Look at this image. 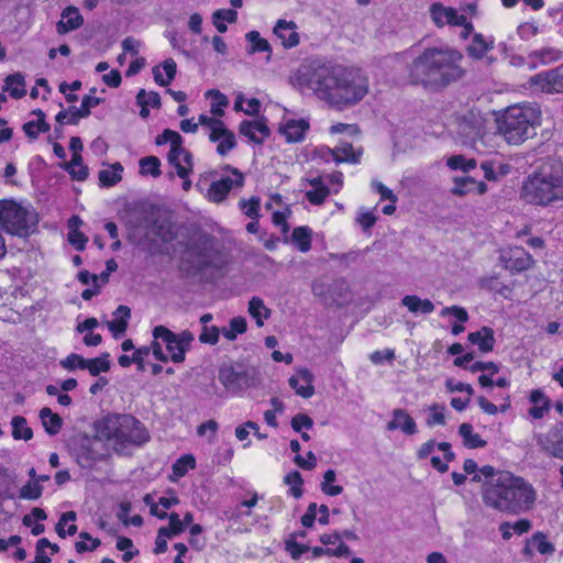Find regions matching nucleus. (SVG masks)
I'll return each mask as SVG.
<instances>
[{"label": "nucleus", "instance_id": "obj_1", "mask_svg": "<svg viewBox=\"0 0 563 563\" xmlns=\"http://www.w3.org/2000/svg\"><path fill=\"white\" fill-rule=\"evenodd\" d=\"M289 81L301 91H312L339 110L358 103L368 92L367 79L358 70L318 60L301 64L290 75Z\"/></svg>", "mask_w": 563, "mask_h": 563}, {"label": "nucleus", "instance_id": "obj_2", "mask_svg": "<svg viewBox=\"0 0 563 563\" xmlns=\"http://www.w3.org/2000/svg\"><path fill=\"white\" fill-rule=\"evenodd\" d=\"M463 55L452 47H428L409 66V80L431 91H441L465 76Z\"/></svg>", "mask_w": 563, "mask_h": 563}, {"label": "nucleus", "instance_id": "obj_3", "mask_svg": "<svg viewBox=\"0 0 563 563\" xmlns=\"http://www.w3.org/2000/svg\"><path fill=\"white\" fill-rule=\"evenodd\" d=\"M536 498L537 493L531 484L510 472H501L493 482L482 486L485 506L509 515L530 510Z\"/></svg>", "mask_w": 563, "mask_h": 563}, {"label": "nucleus", "instance_id": "obj_4", "mask_svg": "<svg viewBox=\"0 0 563 563\" xmlns=\"http://www.w3.org/2000/svg\"><path fill=\"white\" fill-rule=\"evenodd\" d=\"M521 198L534 206H553L563 201V165H542L522 183Z\"/></svg>", "mask_w": 563, "mask_h": 563}, {"label": "nucleus", "instance_id": "obj_5", "mask_svg": "<svg viewBox=\"0 0 563 563\" xmlns=\"http://www.w3.org/2000/svg\"><path fill=\"white\" fill-rule=\"evenodd\" d=\"M541 120L542 112L538 104L511 106L497 120L498 132L508 144L519 145L536 135Z\"/></svg>", "mask_w": 563, "mask_h": 563}, {"label": "nucleus", "instance_id": "obj_6", "mask_svg": "<svg viewBox=\"0 0 563 563\" xmlns=\"http://www.w3.org/2000/svg\"><path fill=\"white\" fill-rule=\"evenodd\" d=\"M100 433L107 439H114L121 445H142L150 440L144 424L131 415L107 416L101 422Z\"/></svg>", "mask_w": 563, "mask_h": 563}, {"label": "nucleus", "instance_id": "obj_7", "mask_svg": "<svg viewBox=\"0 0 563 563\" xmlns=\"http://www.w3.org/2000/svg\"><path fill=\"white\" fill-rule=\"evenodd\" d=\"M37 223L36 216L13 201L0 202V224L10 234L30 235Z\"/></svg>", "mask_w": 563, "mask_h": 563}, {"label": "nucleus", "instance_id": "obj_8", "mask_svg": "<svg viewBox=\"0 0 563 563\" xmlns=\"http://www.w3.org/2000/svg\"><path fill=\"white\" fill-rule=\"evenodd\" d=\"M219 380L231 393H241L256 384V377L247 371H239L232 365L222 366L219 369Z\"/></svg>", "mask_w": 563, "mask_h": 563}, {"label": "nucleus", "instance_id": "obj_9", "mask_svg": "<svg viewBox=\"0 0 563 563\" xmlns=\"http://www.w3.org/2000/svg\"><path fill=\"white\" fill-rule=\"evenodd\" d=\"M223 169L230 172L233 178L223 177L211 183L207 191V197L210 201L216 203L222 202L233 187H242L244 185V175L238 168L227 165Z\"/></svg>", "mask_w": 563, "mask_h": 563}, {"label": "nucleus", "instance_id": "obj_10", "mask_svg": "<svg viewBox=\"0 0 563 563\" xmlns=\"http://www.w3.org/2000/svg\"><path fill=\"white\" fill-rule=\"evenodd\" d=\"M107 455L104 443L99 438H85L76 449V461L82 468H89Z\"/></svg>", "mask_w": 563, "mask_h": 563}, {"label": "nucleus", "instance_id": "obj_11", "mask_svg": "<svg viewBox=\"0 0 563 563\" xmlns=\"http://www.w3.org/2000/svg\"><path fill=\"white\" fill-rule=\"evenodd\" d=\"M532 89L544 93H563V65L530 78Z\"/></svg>", "mask_w": 563, "mask_h": 563}, {"label": "nucleus", "instance_id": "obj_12", "mask_svg": "<svg viewBox=\"0 0 563 563\" xmlns=\"http://www.w3.org/2000/svg\"><path fill=\"white\" fill-rule=\"evenodd\" d=\"M506 269L514 272H523L533 264L532 256L522 247H510L501 251L499 256Z\"/></svg>", "mask_w": 563, "mask_h": 563}, {"label": "nucleus", "instance_id": "obj_13", "mask_svg": "<svg viewBox=\"0 0 563 563\" xmlns=\"http://www.w3.org/2000/svg\"><path fill=\"white\" fill-rule=\"evenodd\" d=\"M154 339H162L166 344V350L170 353V361L181 363L185 361L186 351L176 341V333L164 325H157L153 330Z\"/></svg>", "mask_w": 563, "mask_h": 563}, {"label": "nucleus", "instance_id": "obj_14", "mask_svg": "<svg viewBox=\"0 0 563 563\" xmlns=\"http://www.w3.org/2000/svg\"><path fill=\"white\" fill-rule=\"evenodd\" d=\"M430 13L437 26L442 27L445 24L462 25L465 23V15L459 14L456 9L443 7L441 3H433Z\"/></svg>", "mask_w": 563, "mask_h": 563}, {"label": "nucleus", "instance_id": "obj_15", "mask_svg": "<svg viewBox=\"0 0 563 563\" xmlns=\"http://www.w3.org/2000/svg\"><path fill=\"white\" fill-rule=\"evenodd\" d=\"M313 378V374L308 368H300L297 371L296 376L289 378V385L297 395L310 398L314 394Z\"/></svg>", "mask_w": 563, "mask_h": 563}, {"label": "nucleus", "instance_id": "obj_16", "mask_svg": "<svg viewBox=\"0 0 563 563\" xmlns=\"http://www.w3.org/2000/svg\"><path fill=\"white\" fill-rule=\"evenodd\" d=\"M296 29L297 25L295 22L278 20L274 27V34L280 40L285 48H291L297 46L300 41L299 33Z\"/></svg>", "mask_w": 563, "mask_h": 563}, {"label": "nucleus", "instance_id": "obj_17", "mask_svg": "<svg viewBox=\"0 0 563 563\" xmlns=\"http://www.w3.org/2000/svg\"><path fill=\"white\" fill-rule=\"evenodd\" d=\"M82 24L84 18L78 8L69 5L63 10L62 19L57 22L56 30L58 34H66L79 29Z\"/></svg>", "mask_w": 563, "mask_h": 563}, {"label": "nucleus", "instance_id": "obj_18", "mask_svg": "<svg viewBox=\"0 0 563 563\" xmlns=\"http://www.w3.org/2000/svg\"><path fill=\"white\" fill-rule=\"evenodd\" d=\"M239 131L250 141L262 144L264 139L269 135V129L263 120L242 121Z\"/></svg>", "mask_w": 563, "mask_h": 563}, {"label": "nucleus", "instance_id": "obj_19", "mask_svg": "<svg viewBox=\"0 0 563 563\" xmlns=\"http://www.w3.org/2000/svg\"><path fill=\"white\" fill-rule=\"evenodd\" d=\"M169 142L170 151L167 155L168 163H177L179 152L183 151V137L181 135L173 130L165 129L162 134L156 136V145H162Z\"/></svg>", "mask_w": 563, "mask_h": 563}, {"label": "nucleus", "instance_id": "obj_20", "mask_svg": "<svg viewBox=\"0 0 563 563\" xmlns=\"http://www.w3.org/2000/svg\"><path fill=\"white\" fill-rule=\"evenodd\" d=\"M335 163H357L362 155V150H354L353 145L346 141H340L334 148H327Z\"/></svg>", "mask_w": 563, "mask_h": 563}, {"label": "nucleus", "instance_id": "obj_21", "mask_svg": "<svg viewBox=\"0 0 563 563\" xmlns=\"http://www.w3.org/2000/svg\"><path fill=\"white\" fill-rule=\"evenodd\" d=\"M454 186L451 189V192L454 196H466L471 192H477L478 195H483L487 190V186L483 181H475L472 177H455L453 179Z\"/></svg>", "mask_w": 563, "mask_h": 563}, {"label": "nucleus", "instance_id": "obj_22", "mask_svg": "<svg viewBox=\"0 0 563 563\" xmlns=\"http://www.w3.org/2000/svg\"><path fill=\"white\" fill-rule=\"evenodd\" d=\"M113 316L115 318L111 321H108L107 325L114 338H120L125 333L128 329L129 319L131 317V309L128 306L120 305L113 312Z\"/></svg>", "mask_w": 563, "mask_h": 563}, {"label": "nucleus", "instance_id": "obj_23", "mask_svg": "<svg viewBox=\"0 0 563 563\" xmlns=\"http://www.w3.org/2000/svg\"><path fill=\"white\" fill-rule=\"evenodd\" d=\"M529 400L532 404V407L528 410L531 418L542 419L550 411V399L542 390H531Z\"/></svg>", "mask_w": 563, "mask_h": 563}, {"label": "nucleus", "instance_id": "obj_24", "mask_svg": "<svg viewBox=\"0 0 563 563\" xmlns=\"http://www.w3.org/2000/svg\"><path fill=\"white\" fill-rule=\"evenodd\" d=\"M102 99L96 98L92 96H85L81 100L80 108L69 107V119L67 121L68 124H78L81 118H87L91 113V108L100 104Z\"/></svg>", "mask_w": 563, "mask_h": 563}, {"label": "nucleus", "instance_id": "obj_25", "mask_svg": "<svg viewBox=\"0 0 563 563\" xmlns=\"http://www.w3.org/2000/svg\"><path fill=\"white\" fill-rule=\"evenodd\" d=\"M393 416L394 419L387 423V430L393 431L400 428L409 435L417 432L416 422L404 409H395Z\"/></svg>", "mask_w": 563, "mask_h": 563}, {"label": "nucleus", "instance_id": "obj_26", "mask_svg": "<svg viewBox=\"0 0 563 563\" xmlns=\"http://www.w3.org/2000/svg\"><path fill=\"white\" fill-rule=\"evenodd\" d=\"M308 129L309 124L305 120H289L285 125L279 128V131L285 135L287 142L296 143L303 139Z\"/></svg>", "mask_w": 563, "mask_h": 563}, {"label": "nucleus", "instance_id": "obj_27", "mask_svg": "<svg viewBox=\"0 0 563 563\" xmlns=\"http://www.w3.org/2000/svg\"><path fill=\"white\" fill-rule=\"evenodd\" d=\"M467 339L471 343L477 344L483 353L493 351L495 345L494 331L489 327H483L479 331L468 333Z\"/></svg>", "mask_w": 563, "mask_h": 563}, {"label": "nucleus", "instance_id": "obj_28", "mask_svg": "<svg viewBox=\"0 0 563 563\" xmlns=\"http://www.w3.org/2000/svg\"><path fill=\"white\" fill-rule=\"evenodd\" d=\"M494 48V40L485 38L483 34L475 33L472 43L467 47V54L474 59H482L487 52Z\"/></svg>", "mask_w": 563, "mask_h": 563}, {"label": "nucleus", "instance_id": "obj_29", "mask_svg": "<svg viewBox=\"0 0 563 563\" xmlns=\"http://www.w3.org/2000/svg\"><path fill=\"white\" fill-rule=\"evenodd\" d=\"M40 419L49 435H56L60 431L63 419L49 408L44 407L40 410Z\"/></svg>", "mask_w": 563, "mask_h": 563}, {"label": "nucleus", "instance_id": "obj_30", "mask_svg": "<svg viewBox=\"0 0 563 563\" xmlns=\"http://www.w3.org/2000/svg\"><path fill=\"white\" fill-rule=\"evenodd\" d=\"M401 303L413 313H431L434 310V305L429 299H421L416 295H407L401 299Z\"/></svg>", "mask_w": 563, "mask_h": 563}, {"label": "nucleus", "instance_id": "obj_31", "mask_svg": "<svg viewBox=\"0 0 563 563\" xmlns=\"http://www.w3.org/2000/svg\"><path fill=\"white\" fill-rule=\"evenodd\" d=\"M110 168L102 169L98 174L99 181L103 187H112L122 180L121 173L123 172V166L121 163H113L110 165Z\"/></svg>", "mask_w": 563, "mask_h": 563}, {"label": "nucleus", "instance_id": "obj_32", "mask_svg": "<svg viewBox=\"0 0 563 563\" xmlns=\"http://www.w3.org/2000/svg\"><path fill=\"white\" fill-rule=\"evenodd\" d=\"M459 434L463 438L464 445L470 449L484 448L487 444L479 434L473 433V427L471 423H462L459 427Z\"/></svg>", "mask_w": 563, "mask_h": 563}, {"label": "nucleus", "instance_id": "obj_33", "mask_svg": "<svg viewBox=\"0 0 563 563\" xmlns=\"http://www.w3.org/2000/svg\"><path fill=\"white\" fill-rule=\"evenodd\" d=\"M12 437L14 440L29 441L33 438V431L22 416H14L11 420Z\"/></svg>", "mask_w": 563, "mask_h": 563}, {"label": "nucleus", "instance_id": "obj_34", "mask_svg": "<svg viewBox=\"0 0 563 563\" xmlns=\"http://www.w3.org/2000/svg\"><path fill=\"white\" fill-rule=\"evenodd\" d=\"M3 90L9 91L12 98H22L26 92L24 89V77L20 73L9 75L5 78Z\"/></svg>", "mask_w": 563, "mask_h": 563}, {"label": "nucleus", "instance_id": "obj_35", "mask_svg": "<svg viewBox=\"0 0 563 563\" xmlns=\"http://www.w3.org/2000/svg\"><path fill=\"white\" fill-rule=\"evenodd\" d=\"M311 229L308 227H298L294 229L291 240L301 252H308L311 249Z\"/></svg>", "mask_w": 563, "mask_h": 563}, {"label": "nucleus", "instance_id": "obj_36", "mask_svg": "<svg viewBox=\"0 0 563 563\" xmlns=\"http://www.w3.org/2000/svg\"><path fill=\"white\" fill-rule=\"evenodd\" d=\"M249 312L256 320L258 327L263 325V319L271 316V310L266 308L264 301L260 297H253L249 302Z\"/></svg>", "mask_w": 563, "mask_h": 563}, {"label": "nucleus", "instance_id": "obj_37", "mask_svg": "<svg viewBox=\"0 0 563 563\" xmlns=\"http://www.w3.org/2000/svg\"><path fill=\"white\" fill-rule=\"evenodd\" d=\"M170 164L175 166L177 175L180 178H187L192 172V155L189 151L183 147V151L179 152L177 163Z\"/></svg>", "mask_w": 563, "mask_h": 563}, {"label": "nucleus", "instance_id": "obj_38", "mask_svg": "<svg viewBox=\"0 0 563 563\" xmlns=\"http://www.w3.org/2000/svg\"><path fill=\"white\" fill-rule=\"evenodd\" d=\"M109 356V353L106 352L99 357L86 360L87 366H85V369H88L91 376H98L101 372H108L110 369Z\"/></svg>", "mask_w": 563, "mask_h": 563}, {"label": "nucleus", "instance_id": "obj_39", "mask_svg": "<svg viewBox=\"0 0 563 563\" xmlns=\"http://www.w3.org/2000/svg\"><path fill=\"white\" fill-rule=\"evenodd\" d=\"M140 173L142 175L150 174L153 177H158L161 172V161L156 156H146L140 159Z\"/></svg>", "mask_w": 563, "mask_h": 563}, {"label": "nucleus", "instance_id": "obj_40", "mask_svg": "<svg viewBox=\"0 0 563 563\" xmlns=\"http://www.w3.org/2000/svg\"><path fill=\"white\" fill-rule=\"evenodd\" d=\"M43 486L35 481H29L19 492V497L26 500H36L42 496Z\"/></svg>", "mask_w": 563, "mask_h": 563}, {"label": "nucleus", "instance_id": "obj_41", "mask_svg": "<svg viewBox=\"0 0 563 563\" xmlns=\"http://www.w3.org/2000/svg\"><path fill=\"white\" fill-rule=\"evenodd\" d=\"M336 474L333 470H328L323 475L321 490L328 496H338L343 492V487L339 485H330L335 481Z\"/></svg>", "mask_w": 563, "mask_h": 563}, {"label": "nucleus", "instance_id": "obj_42", "mask_svg": "<svg viewBox=\"0 0 563 563\" xmlns=\"http://www.w3.org/2000/svg\"><path fill=\"white\" fill-rule=\"evenodd\" d=\"M246 40L251 43L250 53L272 52L271 44L265 38H262L257 31L249 32Z\"/></svg>", "mask_w": 563, "mask_h": 563}, {"label": "nucleus", "instance_id": "obj_43", "mask_svg": "<svg viewBox=\"0 0 563 563\" xmlns=\"http://www.w3.org/2000/svg\"><path fill=\"white\" fill-rule=\"evenodd\" d=\"M196 460L191 454L179 457L173 465V472L177 477L186 475L189 468H195Z\"/></svg>", "mask_w": 563, "mask_h": 563}, {"label": "nucleus", "instance_id": "obj_44", "mask_svg": "<svg viewBox=\"0 0 563 563\" xmlns=\"http://www.w3.org/2000/svg\"><path fill=\"white\" fill-rule=\"evenodd\" d=\"M239 205L246 217L253 220L258 218L261 205V199L258 197H252L250 200L242 199Z\"/></svg>", "mask_w": 563, "mask_h": 563}, {"label": "nucleus", "instance_id": "obj_45", "mask_svg": "<svg viewBox=\"0 0 563 563\" xmlns=\"http://www.w3.org/2000/svg\"><path fill=\"white\" fill-rule=\"evenodd\" d=\"M207 97H212L217 100V102L211 103V113L213 115L222 117L224 114L222 108L229 104L228 98L219 90H209L207 92Z\"/></svg>", "mask_w": 563, "mask_h": 563}, {"label": "nucleus", "instance_id": "obj_46", "mask_svg": "<svg viewBox=\"0 0 563 563\" xmlns=\"http://www.w3.org/2000/svg\"><path fill=\"white\" fill-rule=\"evenodd\" d=\"M448 166L452 169L468 172L475 168L476 161L474 158L466 159L463 155H454L448 159Z\"/></svg>", "mask_w": 563, "mask_h": 563}, {"label": "nucleus", "instance_id": "obj_47", "mask_svg": "<svg viewBox=\"0 0 563 563\" xmlns=\"http://www.w3.org/2000/svg\"><path fill=\"white\" fill-rule=\"evenodd\" d=\"M59 364L67 371H75L77 368L85 369V366H87L86 358L76 353H71L67 357L60 360Z\"/></svg>", "mask_w": 563, "mask_h": 563}, {"label": "nucleus", "instance_id": "obj_48", "mask_svg": "<svg viewBox=\"0 0 563 563\" xmlns=\"http://www.w3.org/2000/svg\"><path fill=\"white\" fill-rule=\"evenodd\" d=\"M153 232L163 242L173 241L176 238L169 223L155 221L153 224Z\"/></svg>", "mask_w": 563, "mask_h": 563}, {"label": "nucleus", "instance_id": "obj_49", "mask_svg": "<svg viewBox=\"0 0 563 563\" xmlns=\"http://www.w3.org/2000/svg\"><path fill=\"white\" fill-rule=\"evenodd\" d=\"M12 497L10 477L5 471H0V515L3 512V501Z\"/></svg>", "mask_w": 563, "mask_h": 563}, {"label": "nucleus", "instance_id": "obj_50", "mask_svg": "<svg viewBox=\"0 0 563 563\" xmlns=\"http://www.w3.org/2000/svg\"><path fill=\"white\" fill-rule=\"evenodd\" d=\"M330 190L327 186H319L313 190H308L306 192V197L308 201L312 205L319 206L322 205L325 198L329 196Z\"/></svg>", "mask_w": 563, "mask_h": 563}, {"label": "nucleus", "instance_id": "obj_51", "mask_svg": "<svg viewBox=\"0 0 563 563\" xmlns=\"http://www.w3.org/2000/svg\"><path fill=\"white\" fill-rule=\"evenodd\" d=\"M536 57L540 59L542 64H549L559 60L562 57V53L552 47H544L533 53Z\"/></svg>", "mask_w": 563, "mask_h": 563}, {"label": "nucleus", "instance_id": "obj_52", "mask_svg": "<svg viewBox=\"0 0 563 563\" xmlns=\"http://www.w3.org/2000/svg\"><path fill=\"white\" fill-rule=\"evenodd\" d=\"M219 334H220L219 328L205 325L199 335V341L201 343L214 345L219 341Z\"/></svg>", "mask_w": 563, "mask_h": 563}, {"label": "nucleus", "instance_id": "obj_53", "mask_svg": "<svg viewBox=\"0 0 563 563\" xmlns=\"http://www.w3.org/2000/svg\"><path fill=\"white\" fill-rule=\"evenodd\" d=\"M533 543L537 551L541 554H551L554 552V547L550 543L545 536L541 532H538L533 536Z\"/></svg>", "mask_w": 563, "mask_h": 563}, {"label": "nucleus", "instance_id": "obj_54", "mask_svg": "<svg viewBox=\"0 0 563 563\" xmlns=\"http://www.w3.org/2000/svg\"><path fill=\"white\" fill-rule=\"evenodd\" d=\"M290 424L296 432H300L301 428L311 429L313 420L306 413H297L292 417Z\"/></svg>", "mask_w": 563, "mask_h": 563}, {"label": "nucleus", "instance_id": "obj_55", "mask_svg": "<svg viewBox=\"0 0 563 563\" xmlns=\"http://www.w3.org/2000/svg\"><path fill=\"white\" fill-rule=\"evenodd\" d=\"M430 410L432 411V415L428 418L427 424L429 427H432L434 424L443 426L445 423V418H444V413H443L444 407L440 406L438 404H433L430 407Z\"/></svg>", "mask_w": 563, "mask_h": 563}, {"label": "nucleus", "instance_id": "obj_56", "mask_svg": "<svg viewBox=\"0 0 563 563\" xmlns=\"http://www.w3.org/2000/svg\"><path fill=\"white\" fill-rule=\"evenodd\" d=\"M235 146V137L233 132L230 130L227 132V134L221 139V142L219 143L217 147V152L220 155H225L228 152H230Z\"/></svg>", "mask_w": 563, "mask_h": 563}, {"label": "nucleus", "instance_id": "obj_57", "mask_svg": "<svg viewBox=\"0 0 563 563\" xmlns=\"http://www.w3.org/2000/svg\"><path fill=\"white\" fill-rule=\"evenodd\" d=\"M372 187L380 195L382 199H387L393 203L397 202V196L390 190L388 187H386L384 184H382L378 180L372 181Z\"/></svg>", "mask_w": 563, "mask_h": 563}, {"label": "nucleus", "instance_id": "obj_58", "mask_svg": "<svg viewBox=\"0 0 563 563\" xmlns=\"http://www.w3.org/2000/svg\"><path fill=\"white\" fill-rule=\"evenodd\" d=\"M77 518V515L75 511H67V512H64L56 527H55V530H56V533L58 534V537L60 538H65L66 537V530H65V525L68 522V521H75Z\"/></svg>", "mask_w": 563, "mask_h": 563}, {"label": "nucleus", "instance_id": "obj_59", "mask_svg": "<svg viewBox=\"0 0 563 563\" xmlns=\"http://www.w3.org/2000/svg\"><path fill=\"white\" fill-rule=\"evenodd\" d=\"M377 221V217L371 212V211H363V212H360L358 217L356 218V222L363 228V230L367 231L369 230L372 227H374V224L376 223Z\"/></svg>", "mask_w": 563, "mask_h": 563}, {"label": "nucleus", "instance_id": "obj_60", "mask_svg": "<svg viewBox=\"0 0 563 563\" xmlns=\"http://www.w3.org/2000/svg\"><path fill=\"white\" fill-rule=\"evenodd\" d=\"M68 241L76 250L84 251L88 239L82 232L73 230L68 233Z\"/></svg>", "mask_w": 563, "mask_h": 563}, {"label": "nucleus", "instance_id": "obj_61", "mask_svg": "<svg viewBox=\"0 0 563 563\" xmlns=\"http://www.w3.org/2000/svg\"><path fill=\"white\" fill-rule=\"evenodd\" d=\"M441 314L442 316L452 314L461 322H466L468 320L467 311L464 308L459 307V306L446 307L441 311Z\"/></svg>", "mask_w": 563, "mask_h": 563}, {"label": "nucleus", "instance_id": "obj_62", "mask_svg": "<svg viewBox=\"0 0 563 563\" xmlns=\"http://www.w3.org/2000/svg\"><path fill=\"white\" fill-rule=\"evenodd\" d=\"M291 213V210L287 207L285 212L276 211L273 213V222L275 225L282 228L283 233L289 231V225L286 221L287 217Z\"/></svg>", "mask_w": 563, "mask_h": 563}, {"label": "nucleus", "instance_id": "obj_63", "mask_svg": "<svg viewBox=\"0 0 563 563\" xmlns=\"http://www.w3.org/2000/svg\"><path fill=\"white\" fill-rule=\"evenodd\" d=\"M150 354V347L147 346H142L137 350L134 351V353L132 354V360H133V363H135L137 365V369L143 372L145 369V365H144V360L145 357H147Z\"/></svg>", "mask_w": 563, "mask_h": 563}, {"label": "nucleus", "instance_id": "obj_64", "mask_svg": "<svg viewBox=\"0 0 563 563\" xmlns=\"http://www.w3.org/2000/svg\"><path fill=\"white\" fill-rule=\"evenodd\" d=\"M212 19H218L223 22L227 21L229 23H234L238 19V12L232 9L217 10L216 12H213Z\"/></svg>", "mask_w": 563, "mask_h": 563}]
</instances>
